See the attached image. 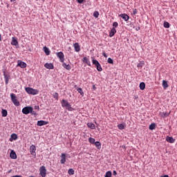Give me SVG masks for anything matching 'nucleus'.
Wrapping results in <instances>:
<instances>
[{
    "instance_id": "obj_25",
    "label": "nucleus",
    "mask_w": 177,
    "mask_h": 177,
    "mask_svg": "<svg viewBox=\"0 0 177 177\" xmlns=\"http://www.w3.org/2000/svg\"><path fill=\"white\" fill-rule=\"evenodd\" d=\"M62 67L66 70H71V66H70V64H66V63L62 64Z\"/></svg>"
},
{
    "instance_id": "obj_39",
    "label": "nucleus",
    "mask_w": 177,
    "mask_h": 177,
    "mask_svg": "<svg viewBox=\"0 0 177 177\" xmlns=\"http://www.w3.org/2000/svg\"><path fill=\"white\" fill-rule=\"evenodd\" d=\"M118 27V22H113V28H117Z\"/></svg>"
},
{
    "instance_id": "obj_51",
    "label": "nucleus",
    "mask_w": 177,
    "mask_h": 177,
    "mask_svg": "<svg viewBox=\"0 0 177 177\" xmlns=\"http://www.w3.org/2000/svg\"><path fill=\"white\" fill-rule=\"evenodd\" d=\"M29 177H34V176H29Z\"/></svg>"
},
{
    "instance_id": "obj_38",
    "label": "nucleus",
    "mask_w": 177,
    "mask_h": 177,
    "mask_svg": "<svg viewBox=\"0 0 177 177\" xmlns=\"http://www.w3.org/2000/svg\"><path fill=\"white\" fill-rule=\"evenodd\" d=\"M53 97L57 100L59 99V93H55L53 94Z\"/></svg>"
},
{
    "instance_id": "obj_42",
    "label": "nucleus",
    "mask_w": 177,
    "mask_h": 177,
    "mask_svg": "<svg viewBox=\"0 0 177 177\" xmlns=\"http://www.w3.org/2000/svg\"><path fill=\"white\" fill-rule=\"evenodd\" d=\"M137 67H138V68H142V67H143V64H142V63L138 64Z\"/></svg>"
},
{
    "instance_id": "obj_40",
    "label": "nucleus",
    "mask_w": 177,
    "mask_h": 177,
    "mask_svg": "<svg viewBox=\"0 0 177 177\" xmlns=\"http://www.w3.org/2000/svg\"><path fill=\"white\" fill-rule=\"evenodd\" d=\"M138 13V10L136 8L133 9V15H136Z\"/></svg>"
},
{
    "instance_id": "obj_32",
    "label": "nucleus",
    "mask_w": 177,
    "mask_h": 177,
    "mask_svg": "<svg viewBox=\"0 0 177 177\" xmlns=\"http://www.w3.org/2000/svg\"><path fill=\"white\" fill-rule=\"evenodd\" d=\"M149 129H151V131H153V129H156V124L155 123H152L149 125Z\"/></svg>"
},
{
    "instance_id": "obj_31",
    "label": "nucleus",
    "mask_w": 177,
    "mask_h": 177,
    "mask_svg": "<svg viewBox=\"0 0 177 177\" xmlns=\"http://www.w3.org/2000/svg\"><path fill=\"white\" fill-rule=\"evenodd\" d=\"M88 142L89 143H91V145H95V143L96 142L95 138H89Z\"/></svg>"
},
{
    "instance_id": "obj_4",
    "label": "nucleus",
    "mask_w": 177,
    "mask_h": 177,
    "mask_svg": "<svg viewBox=\"0 0 177 177\" xmlns=\"http://www.w3.org/2000/svg\"><path fill=\"white\" fill-rule=\"evenodd\" d=\"M92 63H93V64H94V66H95L97 71H100V72L103 71V68H102V65H100V63H99L98 60L93 59Z\"/></svg>"
},
{
    "instance_id": "obj_1",
    "label": "nucleus",
    "mask_w": 177,
    "mask_h": 177,
    "mask_svg": "<svg viewBox=\"0 0 177 177\" xmlns=\"http://www.w3.org/2000/svg\"><path fill=\"white\" fill-rule=\"evenodd\" d=\"M61 104L62 107H65L68 111H73L74 109L71 107V104L68 102V101L66 100H62L61 102Z\"/></svg>"
},
{
    "instance_id": "obj_46",
    "label": "nucleus",
    "mask_w": 177,
    "mask_h": 177,
    "mask_svg": "<svg viewBox=\"0 0 177 177\" xmlns=\"http://www.w3.org/2000/svg\"><path fill=\"white\" fill-rule=\"evenodd\" d=\"M35 109H36V110H39V106H35Z\"/></svg>"
},
{
    "instance_id": "obj_6",
    "label": "nucleus",
    "mask_w": 177,
    "mask_h": 177,
    "mask_svg": "<svg viewBox=\"0 0 177 177\" xmlns=\"http://www.w3.org/2000/svg\"><path fill=\"white\" fill-rule=\"evenodd\" d=\"M39 175L41 177H46V168L45 166H41L39 168Z\"/></svg>"
},
{
    "instance_id": "obj_52",
    "label": "nucleus",
    "mask_w": 177,
    "mask_h": 177,
    "mask_svg": "<svg viewBox=\"0 0 177 177\" xmlns=\"http://www.w3.org/2000/svg\"><path fill=\"white\" fill-rule=\"evenodd\" d=\"M93 88H95V86H93Z\"/></svg>"
},
{
    "instance_id": "obj_43",
    "label": "nucleus",
    "mask_w": 177,
    "mask_h": 177,
    "mask_svg": "<svg viewBox=\"0 0 177 177\" xmlns=\"http://www.w3.org/2000/svg\"><path fill=\"white\" fill-rule=\"evenodd\" d=\"M77 2H78V3H82L84 0H77Z\"/></svg>"
},
{
    "instance_id": "obj_27",
    "label": "nucleus",
    "mask_w": 177,
    "mask_h": 177,
    "mask_svg": "<svg viewBox=\"0 0 177 177\" xmlns=\"http://www.w3.org/2000/svg\"><path fill=\"white\" fill-rule=\"evenodd\" d=\"M162 86H163L164 89H167V88H168V86H169L168 82L163 80L162 81Z\"/></svg>"
},
{
    "instance_id": "obj_24",
    "label": "nucleus",
    "mask_w": 177,
    "mask_h": 177,
    "mask_svg": "<svg viewBox=\"0 0 177 177\" xmlns=\"http://www.w3.org/2000/svg\"><path fill=\"white\" fill-rule=\"evenodd\" d=\"M94 145L97 147V149H98V150H100V149H102V144L100 143V142L97 141L94 143Z\"/></svg>"
},
{
    "instance_id": "obj_3",
    "label": "nucleus",
    "mask_w": 177,
    "mask_h": 177,
    "mask_svg": "<svg viewBox=\"0 0 177 177\" xmlns=\"http://www.w3.org/2000/svg\"><path fill=\"white\" fill-rule=\"evenodd\" d=\"M10 97H11V100H12L13 104H15V106H16L17 107L20 106V102L17 100V97H16V94L11 93Z\"/></svg>"
},
{
    "instance_id": "obj_12",
    "label": "nucleus",
    "mask_w": 177,
    "mask_h": 177,
    "mask_svg": "<svg viewBox=\"0 0 177 177\" xmlns=\"http://www.w3.org/2000/svg\"><path fill=\"white\" fill-rule=\"evenodd\" d=\"M10 158H12V160H16V158H17V155L16 154V152H15L14 150H12L10 153Z\"/></svg>"
},
{
    "instance_id": "obj_22",
    "label": "nucleus",
    "mask_w": 177,
    "mask_h": 177,
    "mask_svg": "<svg viewBox=\"0 0 177 177\" xmlns=\"http://www.w3.org/2000/svg\"><path fill=\"white\" fill-rule=\"evenodd\" d=\"M166 140L168 142V143H175V139H174L172 137H166Z\"/></svg>"
},
{
    "instance_id": "obj_47",
    "label": "nucleus",
    "mask_w": 177,
    "mask_h": 177,
    "mask_svg": "<svg viewBox=\"0 0 177 177\" xmlns=\"http://www.w3.org/2000/svg\"><path fill=\"white\" fill-rule=\"evenodd\" d=\"M2 41V35L0 34V42Z\"/></svg>"
},
{
    "instance_id": "obj_2",
    "label": "nucleus",
    "mask_w": 177,
    "mask_h": 177,
    "mask_svg": "<svg viewBox=\"0 0 177 177\" xmlns=\"http://www.w3.org/2000/svg\"><path fill=\"white\" fill-rule=\"evenodd\" d=\"M26 92L28 93V95H38L39 93V91L32 88L31 87H26L25 88Z\"/></svg>"
},
{
    "instance_id": "obj_14",
    "label": "nucleus",
    "mask_w": 177,
    "mask_h": 177,
    "mask_svg": "<svg viewBox=\"0 0 177 177\" xmlns=\"http://www.w3.org/2000/svg\"><path fill=\"white\" fill-rule=\"evenodd\" d=\"M44 67L46 68H48V70H53V68H55V66H53L52 64H49V63H46L44 64Z\"/></svg>"
},
{
    "instance_id": "obj_41",
    "label": "nucleus",
    "mask_w": 177,
    "mask_h": 177,
    "mask_svg": "<svg viewBox=\"0 0 177 177\" xmlns=\"http://www.w3.org/2000/svg\"><path fill=\"white\" fill-rule=\"evenodd\" d=\"M30 114H32V115H37V112H35V111H33V109H32V111L30 112Z\"/></svg>"
},
{
    "instance_id": "obj_13",
    "label": "nucleus",
    "mask_w": 177,
    "mask_h": 177,
    "mask_svg": "<svg viewBox=\"0 0 177 177\" xmlns=\"http://www.w3.org/2000/svg\"><path fill=\"white\" fill-rule=\"evenodd\" d=\"M73 47L76 52H80V50H81V47L80 46V44L78 43L73 44Z\"/></svg>"
},
{
    "instance_id": "obj_15",
    "label": "nucleus",
    "mask_w": 177,
    "mask_h": 177,
    "mask_svg": "<svg viewBox=\"0 0 177 177\" xmlns=\"http://www.w3.org/2000/svg\"><path fill=\"white\" fill-rule=\"evenodd\" d=\"M120 17H122L124 21H128V20H129V16H128L127 14H121Z\"/></svg>"
},
{
    "instance_id": "obj_36",
    "label": "nucleus",
    "mask_w": 177,
    "mask_h": 177,
    "mask_svg": "<svg viewBox=\"0 0 177 177\" xmlns=\"http://www.w3.org/2000/svg\"><path fill=\"white\" fill-rule=\"evenodd\" d=\"M99 12H97V11H95L94 12H93V17H95L96 19H97V17H99Z\"/></svg>"
},
{
    "instance_id": "obj_10",
    "label": "nucleus",
    "mask_w": 177,
    "mask_h": 177,
    "mask_svg": "<svg viewBox=\"0 0 177 177\" xmlns=\"http://www.w3.org/2000/svg\"><path fill=\"white\" fill-rule=\"evenodd\" d=\"M49 122L44 120H39L37 122L38 127H44V125H48Z\"/></svg>"
},
{
    "instance_id": "obj_19",
    "label": "nucleus",
    "mask_w": 177,
    "mask_h": 177,
    "mask_svg": "<svg viewBox=\"0 0 177 177\" xmlns=\"http://www.w3.org/2000/svg\"><path fill=\"white\" fill-rule=\"evenodd\" d=\"M169 114L170 113H168V112H160V116L162 117V118H166V117H168Z\"/></svg>"
},
{
    "instance_id": "obj_18",
    "label": "nucleus",
    "mask_w": 177,
    "mask_h": 177,
    "mask_svg": "<svg viewBox=\"0 0 177 177\" xmlns=\"http://www.w3.org/2000/svg\"><path fill=\"white\" fill-rule=\"evenodd\" d=\"M60 162L61 164L66 163V153H62Z\"/></svg>"
},
{
    "instance_id": "obj_8",
    "label": "nucleus",
    "mask_w": 177,
    "mask_h": 177,
    "mask_svg": "<svg viewBox=\"0 0 177 177\" xmlns=\"http://www.w3.org/2000/svg\"><path fill=\"white\" fill-rule=\"evenodd\" d=\"M37 151V147H35V145H32L30 146V153L32 156H37V153H35V151Z\"/></svg>"
},
{
    "instance_id": "obj_16",
    "label": "nucleus",
    "mask_w": 177,
    "mask_h": 177,
    "mask_svg": "<svg viewBox=\"0 0 177 177\" xmlns=\"http://www.w3.org/2000/svg\"><path fill=\"white\" fill-rule=\"evenodd\" d=\"M115 32H117V30H115V28H112L111 32H109V37L112 38V37H114V35H115Z\"/></svg>"
},
{
    "instance_id": "obj_49",
    "label": "nucleus",
    "mask_w": 177,
    "mask_h": 177,
    "mask_svg": "<svg viewBox=\"0 0 177 177\" xmlns=\"http://www.w3.org/2000/svg\"><path fill=\"white\" fill-rule=\"evenodd\" d=\"M139 30H140V28H136V30H137V31H139Z\"/></svg>"
},
{
    "instance_id": "obj_7",
    "label": "nucleus",
    "mask_w": 177,
    "mask_h": 177,
    "mask_svg": "<svg viewBox=\"0 0 177 177\" xmlns=\"http://www.w3.org/2000/svg\"><path fill=\"white\" fill-rule=\"evenodd\" d=\"M55 55L57 57H58L61 63H64V54L63 52L56 53Z\"/></svg>"
},
{
    "instance_id": "obj_33",
    "label": "nucleus",
    "mask_w": 177,
    "mask_h": 177,
    "mask_svg": "<svg viewBox=\"0 0 177 177\" xmlns=\"http://www.w3.org/2000/svg\"><path fill=\"white\" fill-rule=\"evenodd\" d=\"M77 91L79 93H80V95L82 96H84V91H82V89L81 88H77Z\"/></svg>"
},
{
    "instance_id": "obj_28",
    "label": "nucleus",
    "mask_w": 177,
    "mask_h": 177,
    "mask_svg": "<svg viewBox=\"0 0 177 177\" xmlns=\"http://www.w3.org/2000/svg\"><path fill=\"white\" fill-rule=\"evenodd\" d=\"M145 88H146V84L145 82H141L140 84V89H141V91H145Z\"/></svg>"
},
{
    "instance_id": "obj_37",
    "label": "nucleus",
    "mask_w": 177,
    "mask_h": 177,
    "mask_svg": "<svg viewBox=\"0 0 177 177\" xmlns=\"http://www.w3.org/2000/svg\"><path fill=\"white\" fill-rule=\"evenodd\" d=\"M107 62H108L109 64H113L114 63V62L113 61V59H111V57L108 58Z\"/></svg>"
},
{
    "instance_id": "obj_5",
    "label": "nucleus",
    "mask_w": 177,
    "mask_h": 177,
    "mask_svg": "<svg viewBox=\"0 0 177 177\" xmlns=\"http://www.w3.org/2000/svg\"><path fill=\"white\" fill-rule=\"evenodd\" d=\"M32 111V106H26L23 108L22 113L23 114H30Z\"/></svg>"
},
{
    "instance_id": "obj_45",
    "label": "nucleus",
    "mask_w": 177,
    "mask_h": 177,
    "mask_svg": "<svg viewBox=\"0 0 177 177\" xmlns=\"http://www.w3.org/2000/svg\"><path fill=\"white\" fill-rule=\"evenodd\" d=\"M113 174L115 176L117 175V171L115 170L113 171Z\"/></svg>"
},
{
    "instance_id": "obj_26",
    "label": "nucleus",
    "mask_w": 177,
    "mask_h": 177,
    "mask_svg": "<svg viewBox=\"0 0 177 177\" xmlns=\"http://www.w3.org/2000/svg\"><path fill=\"white\" fill-rule=\"evenodd\" d=\"M88 128H90V129H95V124L92 122L87 123Z\"/></svg>"
},
{
    "instance_id": "obj_30",
    "label": "nucleus",
    "mask_w": 177,
    "mask_h": 177,
    "mask_svg": "<svg viewBox=\"0 0 177 177\" xmlns=\"http://www.w3.org/2000/svg\"><path fill=\"white\" fill-rule=\"evenodd\" d=\"M68 175H74L75 174V171H74V169H69L68 170Z\"/></svg>"
},
{
    "instance_id": "obj_11",
    "label": "nucleus",
    "mask_w": 177,
    "mask_h": 177,
    "mask_svg": "<svg viewBox=\"0 0 177 177\" xmlns=\"http://www.w3.org/2000/svg\"><path fill=\"white\" fill-rule=\"evenodd\" d=\"M11 45H13L14 46H17V45H19V41H17V39L16 37H12Z\"/></svg>"
},
{
    "instance_id": "obj_20",
    "label": "nucleus",
    "mask_w": 177,
    "mask_h": 177,
    "mask_svg": "<svg viewBox=\"0 0 177 177\" xmlns=\"http://www.w3.org/2000/svg\"><path fill=\"white\" fill-rule=\"evenodd\" d=\"M13 140H17V134L12 133L10 138V142H13Z\"/></svg>"
},
{
    "instance_id": "obj_34",
    "label": "nucleus",
    "mask_w": 177,
    "mask_h": 177,
    "mask_svg": "<svg viewBox=\"0 0 177 177\" xmlns=\"http://www.w3.org/2000/svg\"><path fill=\"white\" fill-rule=\"evenodd\" d=\"M163 26H164L165 28H169V22L165 21L163 24Z\"/></svg>"
},
{
    "instance_id": "obj_29",
    "label": "nucleus",
    "mask_w": 177,
    "mask_h": 177,
    "mask_svg": "<svg viewBox=\"0 0 177 177\" xmlns=\"http://www.w3.org/2000/svg\"><path fill=\"white\" fill-rule=\"evenodd\" d=\"M2 117H6L8 115V111L6 109H2Z\"/></svg>"
},
{
    "instance_id": "obj_44",
    "label": "nucleus",
    "mask_w": 177,
    "mask_h": 177,
    "mask_svg": "<svg viewBox=\"0 0 177 177\" xmlns=\"http://www.w3.org/2000/svg\"><path fill=\"white\" fill-rule=\"evenodd\" d=\"M102 55L104 57H107V54H106V53H102Z\"/></svg>"
},
{
    "instance_id": "obj_21",
    "label": "nucleus",
    "mask_w": 177,
    "mask_h": 177,
    "mask_svg": "<svg viewBox=\"0 0 177 177\" xmlns=\"http://www.w3.org/2000/svg\"><path fill=\"white\" fill-rule=\"evenodd\" d=\"M43 50L46 53V56H49V55H50V50L48 48V47L44 46L43 48Z\"/></svg>"
},
{
    "instance_id": "obj_50",
    "label": "nucleus",
    "mask_w": 177,
    "mask_h": 177,
    "mask_svg": "<svg viewBox=\"0 0 177 177\" xmlns=\"http://www.w3.org/2000/svg\"><path fill=\"white\" fill-rule=\"evenodd\" d=\"M11 1V2H15V1H16V0H10Z\"/></svg>"
},
{
    "instance_id": "obj_35",
    "label": "nucleus",
    "mask_w": 177,
    "mask_h": 177,
    "mask_svg": "<svg viewBox=\"0 0 177 177\" xmlns=\"http://www.w3.org/2000/svg\"><path fill=\"white\" fill-rule=\"evenodd\" d=\"M118 129L122 130L125 128V127L124 126V124H120L118 125Z\"/></svg>"
},
{
    "instance_id": "obj_9",
    "label": "nucleus",
    "mask_w": 177,
    "mask_h": 177,
    "mask_svg": "<svg viewBox=\"0 0 177 177\" xmlns=\"http://www.w3.org/2000/svg\"><path fill=\"white\" fill-rule=\"evenodd\" d=\"M17 66L21 67V68H26V67H27V64H26L24 62L18 60Z\"/></svg>"
},
{
    "instance_id": "obj_48",
    "label": "nucleus",
    "mask_w": 177,
    "mask_h": 177,
    "mask_svg": "<svg viewBox=\"0 0 177 177\" xmlns=\"http://www.w3.org/2000/svg\"><path fill=\"white\" fill-rule=\"evenodd\" d=\"M160 177H169V176H168V175H165V176H160Z\"/></svg>"
},
{
    "instance_id": "obj_17",
    "label": "nucleus",
    "mask_w": 177,
    "mask_h": 177,
    "mask_svg": "<svg viewBox=\"0 0 177 177\" xmlns=\"http://www.w3.org/2000/svg\"><path fill=\"white\" fill-rule=\"evenodd\" d=\"M82 62L83 63H86L87 66H91V61H89V59H88V57H83Z\"/></svg>"
},
{
    "instance_id": "obj_23",
    "label": "nucleus",
    "mask_w": 177,
    "mask_h": 177,
    "mask_svg": "<svg viewBox=\"0 0 177 177\" xmlns=\"http://www.w3.org/2000/svg\"><path fill=\"white\" fill-rule=\"evenodd\" d=\"M3 77L5 78L6 84L8 85L9 84V76L6 75V73L3 72Z\"/></svg>"
}]
</instances>
